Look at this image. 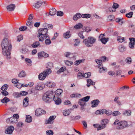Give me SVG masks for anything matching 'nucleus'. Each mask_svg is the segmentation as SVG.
Segmentation results:
<instances>
[{"mask_svg":"<svg viewBox=\"0 0 135 135\" xmlns=\"http://www.w3.org/2000/svg\"><path fill=\"white\" fill-rule=\"evenodd\" d=\"M1 36L4 37L1 44L2 53L4 55L8 56L10 54V51L12 48L11 40L9 39L7 35L2 34Z\"/></svg>","mask_w":135,"mask_h":135,"instance_id":"f257e3e1","label":"nucleus"},{"mask_svg":"<svg viewBox=\"0 0 135 135\" xmlns=\"http://www.w3.org/2000/svg\"><path fill=\"white\" fill-rule=\"evenodd\" d=\"M55 94L54 91H48L44 94L42 97L43 100L46 102L50 103L52 99L53 98L55 103L59 104L61 103V100L58 97H55Z\"/></svg>","mask_w":135,"mask_h":135,"instance_id":"f03ea898","label":"nucleus"},{"mask_svg":"<svg viewBox=\"0 0 135 135\" xmlns=\"http://www.w3.org/2000/svg\"><path fill=\"white\" fill-rule=\"evenodd\" d=\"M48 29L46 28H41L39 30L38 36L39 41H43L45 38H49L47 34Z\"/></svg>","mask_w":135,"mask_h":135,"instance_id":"7ed1b4c3","label":"nucleus"},{"mask_svg":"<svg viewBox=\"0 0 135 135\" xmlns=\"http://www.w3.org/2000/svg\"><path fill=\"white\" fill-rule=\"evenodd\" d=\"M114 125H117L116 128L117 129H122L126 128L128 125L127 122L126 121H120L118 119H116L114 122Z\"/></svg>","mask_w":135,"mask_h":135,"instance_id":"20e7f679","label":"nucleus"},{"mask_svg":"<svg viewBox=\"0 0 135 135\" xmlns=\"http://www.w3.org/2000/svg\"><path fill=\"white\" fill-rule=\"evenodd\" d=\"M109 122L107 119H104L102 120V123L101 125L99 124H94L93 126L94 128H98L97 131L100 130L106 127V125Z\"/></svg>","mask_w":135,"mask_h":135,"instance_id":"39448f33","label":"nucleus"},{"mask_svg":"<svg viewBox=\"0 0 135 135\" xmlns=\"http://www.w3.org/2000/svg\"><path fill=\"white\" fill-rule=\"evenodd\" d=\"M96 39L94 37H89L85 39L83 41L85 45L88 47H91L93 46V44L95 42Z\"/></svg>","mask_w":135,"mask_h":135,"instance_id":"423d86ee","label":"nucleus"},{"mask_svg":"<svg viewBox=\"0 0 135 135\" xmlns=\"http://www.w3.org/2000/svg\"><path fill=\"white\" fill-rule=\"evenodd\" d=\"M51 72V70L50 68L48 69L47 70H45L42 73L38 75L39 79L41 80H44L46 76L50 74Z\"/></svg>","mask_w":135,"mask_h":135,"instance_id":"0eeeda50","label":"nucleus"},{"mask_svg":"<svg viewBox=\"0 0 135 135\" xmlns=\"http://www.w3.org/2000/svg\"><path fill=\"white\" fill-rule=\"evenodd\" d=\"M96 62L98 65V67L99 68V71L100 73L104 72L107 71L106 68H104L102 64V61L100 60H95Z\"/></svg>","mask_w":135,"mask_h":135,"instance_id":"6e6552de","label":"nucleus"},{"mask_svg":"<svg viewBox=\"0 0 135 135\" xmlns=\"http://www.w3.org/2000/svg\"><path fill=\"white\" fill-rule=\"evenodd\" d=\"M46 113V112L40 108L37 109L35 111V114L37 116H41Z\"/></svg>","mask_w":135,"mask_h":135,"instance_id":"1a4fd4ad","label":"nucleus"},{"mask_svg":"<svg viewBox=\"0 0 135 135\" xmlns=\"http://www.w3.org/2000/svg\"><path fill=\"white\" fill-rule=\"evenodd\" d=\"M14 129V128L13 126H9L5 130V133L6 134H12Z\"/></svg>","mask_w":135,"mask_h":135,"instance_id":"9d476101","label":"nucleus"},{"mask_svg":"<svg viewBox=\"0 0 135 135\" xmlns=\"http://www.w3.org/2000/svg\"><path fill=\"white\" fill-rule=\"evenodd\" d=\"M129 40L130 42L129 45L130 48L133 49L134 48L135 45V38H130Z\"/></svg>","mask_w":135,"mask_h":135,"instance_id":"9b49d317","label":"nucleus"},{"mask_svg":"<svg viewBox=\"0 0 135 135\" xmlns=\"http://www.w3.org/2000/svg\"><path fill=\"white\" fill-rule=\"evenodd\" d=\"M78 103L81 106V109L83 110L84 108V107L86 105V102L82 99H81L79 100Z\"/></svg>","mask_w":135,"mask_h":135,"instance_id":"f8f14e48","label":"nucleus"},{"mask_svg":"<svg viewBox=\"0 0 135 135\" xmlns=\"http://www.w3.org/2000/svg\"><path fill=\"white\" fill-rule=\"evenodd\" d=\"M49 55L45 53L43 51H42L38 53V56L39 58H41L42 57H48Z\"/></svg>","mask_w":135,"mask_h":135,"instance_id":"ddd939ff","label":"nucleus"},{"mask_svg":"<svg viewBox=\"0 0 135 135\" xmlns=\"http://www.w3.org/2000/svg\"><path fill=\"white\" fill-rule=\"evenodd\" d=\"M24 126L23 123L21 122H18L17 124V128L16 129L18 131H20L22 130L21 128Z\"/></svg>","mask_w":135,"mask_h":135,"instance_id":"4468645a","label":"nucleus"},{"mask_svg":"<svg viewBox=\"0 0 135 135\" xmlns=\"http://www.w3.org/2000/svg\"><path fill=\"white\" fill-rule=\"evenodd\" d=\"M15 5L11 4L7 7V8L8 11H13L15 8Z\"/></svg>","mask_w":135,"mask_h":135,"instance_id":"2eb2a0df","label":"nucleus"},{"mask_svg":"<svg viewBox=\"0 0 135 135\" xmlns=\"http://www.w3.org/2000/svg\"><path fill=\"white\" fill-rule=\"evenodd\" d=\"M99 103V101L98 100H95L92 101L91 102V107L93 108L97 107Z\"/></svg>","mask_w":135,"mask_h":135,"instance_id":"dca6fc26","label":"nucleus"},{"mask_svg":"<svg viewBox=\"0 0 135 135\" xmlns=\"http://www.w3.org/2000/svg\"><path fill=\"white\" fill-rule=\"evenodd\" d=\"M56 13V10L54 8H50L49 9V14L51 16L55 15Z\"/></svg>","mask_w":135,"mask_h":135,"instance_id":"f3484780","label":"nucleus"},{"mask_svg":"<svg viewBox=\"0 0 135 135\" xmlns=\"http://www.w3.org/2000/svg\"><path fill=\"white\" fill-rule=\"evenodd\" d=\"M43 4V2L41 1H37V2L34 4V5H33L35 8H39Z\"/></svg>","mask_w":135,"mask_h":135,"instance_id":"a211bd4d","label":"nucleus"},{"mask_svg":"<svg viewBox=\"0 0 135 135\" xmlns=\"http://www.w3.org/2000/svg\"><path fill=\"white\" fill-rule=\"evenodd\" d=\"M29 99L28 97H26L24 99L23 101V104L24 107H26L28 105Z\"/></svg>","mask_w":135,"mask_h":135,"instance_id":"6ab92c4d","label":"nucleus"},{"mask_svg":"<svg viewBox=\"0 0 135 135\" xmlns=\"http://www.w3.org/2000/svg\"><path fill=\"white\" fill-rule=\"evenodd\" d=\"M81 15L80 13H78L74 16L73 19L74 20H77L79 18L81 17Z\"/></svg>","mask_w":135,"mask_h":135,"instance_id":"aec40b11","label":"nucleus"},{"mask_svg":"<svg viewBox=\"0 0 135 135\" xmlns=\"http://www.w3.org/2000/svg\"><path fill=\"white\" fill-rule=\"evenodd\" d=\"M64 55L67 57L69 58H72L74 56L73 54H71L70 52H66L64 54Z\"/></svg>","mask_w":135,"mask_h":135,"instance_id":"412c9836","label":"nucleus"},{"mask_svg":"<svg viewBox=\"0 0 135 135\" xmlns=\"http://www.w3.org/2000/svg\"><path fill=\"white\" fill-rule=\"evenodd\" d=\"M55 119H46L45 121V123L46 124H51L53 122V120Z\"/></svg>","mask_w":135,"mask_h":135,"instance_id":"4be33fe9","label":"nucleus"},{"mask_svg":"<svg viewBox=\"0 0 135 135\" xmlns=\"http://www.w3.org/2000/svg\"><path fill=\"white\" fill-rule=\"evenodd\" d=\"M40 45V42L38 41H36L31 45L32 47L35 48L37 47Z\"/></svg>","mask_w":135,"mask_h":135,"instance_id":"5701e85b","label":"nucleus"},{"mask_svg":"<svg viewBox=\"0 0 135 135\" xmlns=\"http://www.w3.org/2000/svg\"><path fill=\"white\" fill-rule=\"evenodd\" d=\"M47 86L49 87H54L55 86V84L54 83L49 82L47 83Z\"/></svg>","mask_w":135,"mask_h":135,"instance_id":"b1692460","label":"nucleus"},{"mask_svg":"<svg viewBox=\"0 0 135 135\" xmlns=\"http://www.w3.org/2000/svg\"><path fill=\"white\" fill-rule=\"evenodd\" d=\"M85 59H83L82 60H76L74 63L75 65H79L80 63L83 62L84 61Z\"/></svg>","mask_w":135,"mask_h":135,"instance_id":"393cba45","label":"nucleus"},{"mask_svg":"<svg viewBox=\"0 0 135 135\" xmlns=\"http://www.w3.org/2000/svg\"><path fill=\"white\" fill-rule=\"evenodd\" d=\"M91 16V15L89 14H82L81 15V17L84 18H89Z\"/></svg>","mask_w":135,"mask_h":135,"instance_id":"a878e982","label":"nucleus"},{"mask_svg":"<svg viewBox=\"0 0 135 135\" xmlns=\"http://www.w3.org/2000/svg\"><path fill=\"white\" fill-rule=\"evenodd\" d=\"M117 40L118 41L120 42H122L124 41V38L120 36L117 37Z\"/></svg>","mask_w":135,"mask_h":135,"instance_id":"bb28decb","label":"nucleus"},{"mask_svg":"<svg viewBox=\"0 0 135 135\" xmlns=\"http://www.w3.org/2000/svg\"><path fill=\"white\" fill-rule=\"evenodd\" d=\"M131 113V110H126L123 113L124 115L126 116H129L130 115Z\"/></svg>","mask_w":135,"mask_h":135,"instance_id":"cd10ccee","label":"nucleus"},{"mask_svg":"<svg viewBox=\"0 0 135 135\" xmlns=\"http://www.w3.org/2000/svg\"><path fill=\"white\" fill-rule=\"evenodd\" d=\"M70 32L68 31L64 33L63 34V36L64 38H68L70 36V34H69Z\"/></svg>","mask_w":135,"mask_h":135,"instance_id":"c85d7f7f","label":"nucleus"},{"mask_svg":"<svg viewBox=\"0 0 135 135\" xmlns=\"http://www.w3.org/2000/svg\"><path fill=\"white\" fill-rule=\"evenodd\" d=\"M70 113V112L68 109L64 110L63 112V115L65 116L68 115Z\"/></svg>","mask_w":135,"mask_h":135,"instance_id":"c756f323","label":"nucleus"},{"mask_svg":"<svg viewBox=\"0 0 135 135\" xmlns=\"http://www.w3.org/2000/svg\"><path fill=\"white\" fill-rule=\"evenodd\" d=\"M9 101V99L8 98L5 97L3 99H2L1 102L3 103H7Z\"/></svg>","mask_w":135,"mask_h":135,"instance_id":"7c9ffc66","label":"nucleus"},{"mask_svg":"<svg viewBox=\"0 0 135 135\" xmlns=\"http://www.w3.org/2000/svg\"><path fill=\"white\" fill-rule=\"evenodd\" d=\"M119 50L120 52H123L125 51V48L123 46L121 45L119 47Z\"/></svg>","mask_w":135,"mask_h":135,"instance_id":"2f4dec72","label":"nucleus"},{"mask_svg":"<svg viewBox=\"0 0 135 135\" xmlns=\"http://www.w3.org/2000/svg\"><path fill=\"white\" fill-rule=\"evenodd\" d=\"M83 26V25L80 23H79L76 25L74 27L76 29H79L81 28Z\"/></svg>","mask_w":135,"mask_h":135,"instance_id":"473e14b6","label":"nucleus"},{"mask_svg":"<svg viewBox=\"0 0 135 135\" xmlns=\"http://www.w3.org/2000/svg\"><path fill=\"white\" fill-rule=\"evenodd\" d=\"M13 96L15 98H18L21 96L20 94L19 93H14L13 94Z\"/></svg>","mask_w":135,"mask_h":135,"instance_id":"72a5a7b5","label":"nucleus"},{"mask_svg":"<svg viewBox=\"0 0 135 135\" xmlns=\"http://www.w3.org/2000/svg\"><path fill=\"white\" fill-rule=\"evenodd\" d=\"M56 95L59 96L62 92V90L61 89H58L56 91Z\"/></svg>","mask_w":135,"mask_h":135,"instance_id":"f704fd0d","label":"nucleus"},{"mask_svg":"<svg viewBox=\"0 0 135 135\" xmlns=\"http://www.w3.org/2000/svg\"><path fill=\"white\" fill-rule=\"evenodd\" d=\"M91 73L90 72L85 73L84 75H83V77L87 78L91 76Z\"/></svg>","mask_w":135,"mask_h":135,"instance_id":"c9c22d12","label":"nucleus"},{"mask_svg":"<svg viewBox=\"0 0 135 135\" xmlns=\"http://www.w3.org/2000/svg\"><path fill=\"white\" fill-rule=\"evenodd\" d=\"M26 75L25 72L23 71H21L19 74V76L20 77H23Z\"/></svg>","mask_w":135,"mask_h":135,"instance_id":"e433bc0d","label":"nucleus"},{"mask_svg":"<svg viewBox=\"0 0 135 135\" xmlns=\"http://www.w3.org/2000/svg\"><path fill=\"white\" fill-rule=\"evenodd\" d=\"M45 41V43L46 45H49L51 43V41L49 37V38H46Z\"/></svg>","mask_w":135,"mask_h":135,"instance_id":"4c0bfd02","label":"nucleus"},{"mask_svg":"<svg viewBox=\"0 0 135 135\" xmlns=\"http://www.w3.org/2000/svg\"><path fill=\"white\" fill-rule=\"evenodd\" d=\"M15 86L18 88H20L22 86L24 87H25L24 84H21L19 83L18 82L15 85Z\"/></svg>","mask_w":135,"mask_h":135,"instance_id":"58836bf2","label":"nucleus"},{"mask_svg":"<svg viewBox=\"0 0 135 135\" xmlns=\"http://www.w3.org/2000/svg\"><path fill=\"white\" fill-rule=\"evenodd\" d=\"M65 69V67H62L60 69L58 70L57 71V73L58 74H59L61 72H63L64 70Z\"/></svg>","mask_w":135,"mask_h":135,"instance_id":"ea45409f","label":"nucleus"},{"mask_svg":"<svg viewBox=\"0 0 135 135\" xmlns=\"http://www.w3.org/2000/svg\"><path fill=\"white\" fill-rule=\"evenodd\" d=\"M46 134L47 135H53V132L51 130H49L46 131Z\"/></svg>","mask_w":135,"mask_h":135,"instance_id":"a19ab883","label":"nucleus"},{"mask_svg":"<svg viewBox=\"0 0 135 135\" xmlns=\"http://www.w3.org/2000/svg\"><path fill=\"white\" fill-rule=\"evenodd\" d=\"M36 88L37 90H41L43 88L41 86V85L39 84L37 85Z\"/></svg>","mask_w":135,"mask_h":135,"instance_id":"79ce46f5","label":"nucleus"},{"mask_svg":"<svg viewBox=\"0 0 135 135\" xmlns=\"http://www.w3.org/2000/svg\"><path fill=\"white\" fill-rule=\"evenodd\" d=\"M108 38H105L103 39H102V40H101L100 41L102 43L104 44H105L108 41Z\"/></svg>","mask_w":135,"mask_h":135,"instance_id":"37998d69","label":"nucleus"},{"mask_svg":"<svg viewBox=\"0 0 135 135\" xmlns=\"http://www.w3.org/2000/svg\"><path fill=\"white\" fill-rule=\"evenodd\" d=\"M133 14V12H130L129 13L127 14L126 15V16L127 17H128L129 18H131L132 17Z\"/></svg>","mask_w":135,"mask_h":135,"instance_id":"c03bdc74","label":"nucleus"},{"mask_svg":"<svg viewBox=\"0 0 135 135\" xmlns=\"http://www.w3.org/2000/svg\"><path fill=\"white\" fill-rule=\"evenodd\" d=\"M8 86L7 85H4L1 88V89L2 91H5L7 90Z\"/></svg>","mask_w":135,"mask_h":135,"instance_id":"a18cd8bd","label":"nucleus"},{"mask_svg":"<svg viewBox=\"0 0 135 135\" xmlns=\"http://www.w3.org/2000/svg\"><path fill=\"white\" fill-rule=\"evenodd\" d=\"M90 98V96H88L83 98L82 99L83 100L86 102L88 101Z\"/></svg>","mask_w":135,"mask_h":135,"instance_id":"49530a36","label":"nucleus"},{"mask_svg":"<svg viewBox=\"0 0 135 135\" xmlns=\"http://www.w3.org/2000/svg\"><path fill=\"white\" fill-rule=\"evenodd\" d=\"M105 38V34H101L100 35L99 37V38L100 40V41L102 40V39H103Z\"/></svg>","mask_w":135,"mask_h":135,"instance_id":"de8ad7c7","label":"nucleus"},{"mask_svg":"<svg viewBox=\"0 0 135 135\" xmlns=\"http://www.w3.org/2000/svg\"><path fill=\"white\" fill-rule=\"evenodd\" d=\"M87 83L90 84L92 85H95V82H93L91 79H87Z\"/></svg>","mask_w":135,"mask_h":135,"instance_id":"09e8293b","label":"nucleus"},{"mask_svg":"<svg viewBox=\"0 0 135 135\" xmlns=\"http://www.w3.org/2000/svg\"><path fill=\"white\" fill-rule=\"evenodd\" d=\"M27 28V27L25 26H22L20 27L19 28L20 31H23L25 30Z\"/></svg>","mask_w":135,"mask_h":135,"instance_id":"8fccbe9b","label":"nucleus"},{"mask_svg":"<svg viewBox=\"0 0 135 135\" xmlns=\"http://www.w3.org/2000/svg\"><path fill=\"white\" fill-rule=\"evenodd\" d=\"M119 6L118 4L117 3H114L112 6L115 9L118 8Z\"/></svg>","mask_w":135,"mask_h":135,"instance_id":"3c124183","label":"nucleus"},{"mask_svg":"<svg viewBox=\"0 0 135 135\" xmlns=\"http://www.w3.org/2000/svg\"><path fill=\"white\" fill-rule=\"evenodd\" d=\"M120 113L118 111L114 112L113 114V115L114 116H117L120 114Z\"/></svg>","mask_w":135,"mask_h":135,"instance_id":"603ef678","label":"nucleus"},{"mask_svg":"<svg viewBox=\"0 0 135 135\" xmlns=\"http://www.w3.org/2000/svg\"><path fill=\"white\" fill-rule=\"evenodd\" d=\"M122 73V71L120 70L119 69L117 70L115 72L116 75H120Z\"/></svg>","mask_w":135,"mask_h":135,"instance_id":"864d4df0","label":"nucleus"},{"mask_svg":"<svg viewBox=\"0 0 135 135\" xmlns=\"http://www.w3.org/2000/svg\"><path fill=\"white\" fill-rule=\"evenodd\" d=\"M63 12L61 11H58L57 13V15L58 16H62L63 15Z\"/></svg>","mask_w":135,"mask_h":135,"instance_id":"5fc2aeb1","label":"nucleus"},{"mask_svg":"<svg viewBox=\"0 0 135 135\" xmlns=\"http://www.w3.org/2000/svg\"><path fill=\"white\" fill-rule=\"evenodd\" d=\"M112 113V111L110 110H106L105 114L108 115H111Z\"/></svg>","mask_w":135,"mask_h":135,"instance_id":"6e6d98bb","label":"nucleus"},{"mask_svg":"<svg viewBox=\"0 0 135 135\" xmlns=\"http://www.w3.org/2000/svg\"><path fill=\"white\" fill-rule=\"evenodd\" d=\"M31 22V21H29L27 22L26 23L27 26L30 28H31L32 27Z\"/></svg>","mask_w":135,"mask_h":135,"instance_id":"4d7b16f0","label":"nucleus"},{"mask_svg":"<svg viewBox=\"0 0 135 135\" xmlns=\"http://www.w3.org/2000/svg\"><path fill=\"white\" fill-rule=\"evenodd\" d=\"M1 93L3 95L5 96L8 95V93L6 90L3 91L1 92Z\"/></svg>","mask_w":135,"mask_h":135,"instance_id":"13d9d810","label":"nucleus"},{"mask_svg":"<svg viewBox=\"0 0 135 135\" xmlns=\"http://www.w3.org/2000/svg\"><path fill=\"white\" fill-rule=\"evenodd\" d=\"M34 85V83L33 82H31L29 83L28 84H26L25 85V87L27 86H29L30 87H31L33 85Z\"/></svg>","mask_w":135,"mask_h":135,"instance_id":"bf43d9fd","label":"nucleus"},{"mask_svg":"<svg viewBox=\"0 0 135 135\" xmlns=\"http://www.w3.org/2000/svg\"><path fill=\"white\" fill-rule=\"evenodd\" d=\"M109 10L110 12H113L116 11V9H114L112 7H110L109 8Z\"/></svg>","mask_w":135,"mask_h":135,"instance_id":"052dcab7","label":"nucleus"},{"mask_svg":"<svg viewBox=\"0 0 135 135\" xmlns=\"http://www.w3.org/2000/svg\"><path fill=\"white\" fill-rule=\"evenodd\" d=\"M17 40L19 41H20L21 40L23 39V36L22 35H20L17 37Z\"/></svg>","mask_w":135,"mask_h":135,"instance_id":"680f3d73","label":"nucleus"},{"mask_svg":"<svg viewBox=\"0 0 135 135\" xmlns=\"http://www.w3.org/2000/svg\"><path fill=\"white\" fill-rule=\"evenodd\" d=\"M131 57H128L126 59L127 62L128 64H130L131 62Z\"/></svg>","mask_w":135,"mask_h":135,"instance_id":"e2e57ef3","label":"nucleus"},{"mask_svg":"<svg viewBox=\"0 0 135 135\" xmlns=\"http://www.w3.org/2000/svg\"><path fill=\"white\" fill-rule=\"evenodd\" d=\"M12 119H7L6 122L9 124H12Z\"/></svg>","mask_w":135,"mask_h":135,"instance_id":"0e129e2a","label":"nucleus"},{"mask_svg":"<svg viewBox=\"0 0 135 135\" xmlns=\"http://www.w3.org/2000/svg\"><path fill=\"white\" fill-rule=\"evenodd\" d=\"M108 74L109 75L113 76L115 74V73L113 71H110L108 72Z\"/></svg>","mask_w":135,"mask_h":135,"instance_id":"69168bd1","label":"nucleus"},{"mask_svg":"<svg viewBox=\"0 0 135 135\" xmlns=\"http://www.w3.org/2000/svg\"><path fill=\"white\" fill-rule=\"evenodd\" d=\"M18 80L15 79H13L12 80V83L16 85L18 83Z\"/></svg>","mask_w":135,"mask_h":135,"instance_id":"338daca9","label":"nucleus"},{"mask_svg":"<svg viewBox=\"0 0 135 135\" xmlns=\"http://www.w3.org/2000/svg\"><path fill=\"white\" fill-rule=\"evenodd\" d=\"M75 43L74 45V46H78L79 45L80 42V40L78 39L75 40Z\"/></svg>","mask_w":135,"mask_h":135,"instance_id":"774afa93","label":"nucleus"}]
</instances>
